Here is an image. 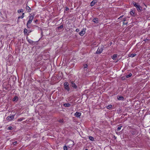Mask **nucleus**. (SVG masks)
I'll return each mask as SVG.
<instances>
[{
    "instance_id": "4c0bfd02",
    "label": "nucleus",
    "mask_w": 150,
    "mask_h": 150,
    "mask_svg": "<svg viewBox=\"0 0 150 150\" xmlns=\"http://www.w3.org/2000/svg\"><path fill=\"white\" fill-rule=\"evenodd\" d=\"M149 40V39H147V38H146L145 39L144 41L145 42H146L147 41H148Z\"/></svg>"
},
{
    "instance_id": "39448f33",
    "label": "nucleus",
    "mask_w": 150,
    "mask_h": 150,
    "mask_svg": "<svg viewBox=\"0 0 150 150\" xmlns=\"http://www.w3.org/2000/svg\"><path fill=\"white\" fill-rule=\"evenodd\" d=\"M70 83L71 84V86L72 87H73L74 88L77 89V86L75 83L74 81H71Z\"/></svg>"
},
{
    "instance_id": "b1692460",
    "label": "nucleus",
    "mask_w": 150,
    "mask_h": 150,
    "mask_svg": "<svg viewBox=\"0 0 150 150\" xmlns=\"http://www.w3.org/2000/svg\"><path fill=\"white\" fill-rule=\"evenodd\" d=\"M132 75V74L131 73H130L129 75H126V77L127 78H128L131 76Z\"/></svg>"
},
{
    "instance_id": "9b49d317",
    "label": "nucleus",
    "mask_w": 150,
    "mask_h": 150,
    "mask_svg": "<svg viewBox=\"0 0 150 150\" xmlns=\"http://www.w3.org/2000/svg\"><path fill=\"white\" fill-rule=\"evenodd\" d=\"M25 8H26V11L28 12H31V9L28 6H26Z\"/></svg>"
},
{
    "instance_id": "5701e85b",
    "label": "nucleus",
    "mask_w": 150,
    "mask_h": 150,
    "mask_svg": "<svg viewBox=\"0 0 150 150\" xmlns=\"http://www.w3.org/2000/svg\"><path fill=\"white\" fill-rule=\"evenodd\" d=\"M69 142L71 144V146H72L74 145V143L73 141L71 140Z\"/></svg>"
},
{
    "instance_id": "bb28decb",
    "label": "nucleus",
    "mask_w": 150,
    "mask_h": 150,
    "mask_svg": "<svg viewBox=\"0 0 150 150\" xmlns=\"http://www.w3.org/2000/svg\"><path fill=\"white\" fill-rule=\"evenodd\" d=\"M23 11L22 9H21L18 11V13H21V12H23Z\"/></svg>"
},
{
    "instance_id": "4be33fe9",
    "label": "nucleus",
    "mask_w": 150,
    "mask_h": 150,
    "mask_svg": "<svg viewBox=\"0 0 150 150\" xmlns=\"http://www.w3.org/2000/svg\"><path fill=\"white\" fill-rule=\"evenodd\" d=\"M28 32V30L26 28H25L24 30V31H23V33H24V34H27Z\"/></svg>"
},
{
    "instance_id": "423d86ee",
    "label": "nucleus",
    "mask_w": 150,
    "mask_h": 150,
    "mask_svg": "<svg viewBox=\"0 0 150 150\" xmlns=\"http://www.w3.org/2000/svg\"><path fill=\"white\" fill-rule=\"evenodd\" d=\"M103 48L102 47L100 48L98 47L96 52V53L97 54H100L101 52H102L103 50Z\"/></svg>"
},
{
    "instance_id": "72a5a7b5",
    "label": "nucleus",
    "mask_w": 150,
    "mask_h": 150,
    "mask_svg": "<svg viewBox=\"0 0 150 150\" xmlns=\"http://www.w3.org/2000/svg\"><path fill=\"white\" fill-rule=\"evenodd\" d=\"M12 144L14 146H16L17 144V142L16 141L15 142H13Z\"/></svg>"
},
{
    "instance_id": "2f4dec72",
    "label": "nucleus",
    "mask_w": 150,
    "mask_h": 150,
    "mask_svg": "<svg viewBox=\"0 0 150 150\" xmlns=\"http://www.w3.org/2000/svg\"><path fill=\"white\" fill-rule=\"evenodd\" d=\"M58 121L60 123H63L64 122V120L63 119H60Z\"/></svg>"
},
{
    "instance_id": "37998d69",
    "label": "nucleus",
    "mask_w": 150,
    "mask_h": 150,
    "mask_svg": "<svg viewBox=\"0 0 150 150\" xmlns=\"http://www.w3.org/2000/svg\"><path fill=\"white\" fill-rule=\"evenodd\" d=\"M26 40H27V41H28V40L29 39L28 38V37H26Z\"/></svg>"
},
{
    "instance_id": "ea45409f",
    "label": "nucleus",
    "mask_w": 150,
    "mask_h": 150,
    "mask_svg": "<svg viewBox=\"0 0 150 150\" xmlns=\"http://www.w3.org/2000/svg\"><path fill=\"white\" fill-rule=\"evenodd\" d=\"M69 8L68 7H66V11H68L69 10Z\"/></svg>"
},
{
    "instance_id": "9d476101",
    "label": "nucleus",
    "mask_w": 150,
    "mask_h": 150,
    "mask_svg": "<svg viewBox=\"0 0 150 150\" xmlns=\"http://www.w3.org/2000/svg\"><path fill=\"white\" fill-rule=\"evenodd\" d=\"M93 21L96 23H98V18H95L93 20Z\"/></svg>"
},
{
    "instance_id": "f3484780",
    "label": "nucleus",
    "mask_w": 150,
    "mask_h": 150,
    "mask_svg": "<svg viewBox=\"0 0 150 150\" xmlns=\"http://www.w3.org/2000/svg\"><path fill=\"white\" fill-rule=\"evenodd\" d=\"M136 54H129V57H135L136 56Z\"/></svg>"
},
{
    "instance_id": "f257e3e1",
    "label": "nucleus",
    "mask_w": 150,
    "mask_h": 150,
    "mask_svg": "<svg viewBox=\"0 0 150 150\" xmlns=\"http://www.w3.org/2000/svg\"><path fill=\"white\" fill-rule=\"evenodd\" d=\"M133 4L134 6L136 7L137 10L138 12H141L142 11V8L139 5V4L133 2Z\"/></svg>"
},
{
    "instance_id": "ddd939ff",
    "label": "nucleus",
    "mask_w": 150,
    "mask_h": 150,
    "mask_svg": "<svg viewBox=\"0 0 150 150\" xmlns=\"http://www.w3.org/2000/svg\"><path fill=\"white\" fill-rule=\"evenodd\" d=\"M130 13L131 16H134L135 11L134 10H132L130 11Z\"/></svg>"
},
{
    "instance_id": "2eb2a0df",
    "label": "nucleus",
    "mask_w": 150,
    "mask_h": 150,
    "mask_svg": "<svg viewBox=\"0 0 150 150\" xmlns=\"http://www.w3.org/2000/svg\"><path fill=\"white\" fill-rule=\"evenodd\" d=\"M117 57V54H114L112 57V58L113 60H115Z\"/></svg>"
},
{
    "instance_id": "58836bf2",
    "label": "nucleus",
    "mask_w": 150,
    "mask_h": 150,
    "mask_svg": "<svg viewBox=\"0 0 150 150\" xmlns=\"http://www.w3.org/2000/svg\"><path fill=\"white\" fill-rule=\"evenodd\" d=\"M38 21V20L37 19H36L35 21H34V22H35V23H37V22Z\"/></svg>"
},
{
    "instance_id": "a18cd8bd",
    "label": "nucleus",
    "mask_w": 150,
    "mask_h": 150,
    "mask_svg": "<svg viewBox=\"0 0 150 150\" xmlns=\"http://www.w3.org/2000/svg\"><path fill=\"white\" fill-rule=\"evenodd\" d=\"M85 150H88V149H86Z\"/></svg>"
},
{
    "instance_id": "c03bdc74",
    "label": "nucleus",
    "mask_w": 150,
    "mask_h": 150,
    "mask_svg": "<svg viewBox=\"0 0 150 150\" xmlns=\"http://www.w3.org/2000/svg\"><path fill=\"white\" fill-rule=\"evenodd\" d=\"M112 44V42H110V46Z\"/></svg>"
},
{
    "instance_id": "dca6fc26",
    "label": "nucleus",
    "mask_w": 150,
    "mask_h": 150,
    "mask_svg": "<svg viewBox=\"0 0 150 150\" xmlns=\"http://www.w3.org/2000/svg\"><path fill=\"white\" fill-rule=\"evenodd\" d=\"M89 139L91 141H94V138L93 137L91 136H88Z\"/></svg>"
},
{
    "instance_id": "49530a36",
    "label": "nucleus",
    "mask_w": 150,
    "mask_h": 150,
    "mask_svg": "<svg viewBox=\"0 0 150 150\" xmlns=\"http://www.w3.org/2000/svg\"><path fill=\"white\" fill-rule=\"evenodd\" d=\"M68 147H69V148H70V146H68Z\"/></svg>"
},
{
    "instance_id": "c85d7f7f",
    "label": "nucleus",
    "mask_w": 150,
    "mask_h": 150,
    "mask_svg": "<svg viewBox=\"0 0 150 150\" xmlns=\"http://www.w3.org/2000/svg\"><path fill=\"white\" fill-rule=\"evenodd\" d=\"M20 18H21L20 16L18 17V19H17V23H18V24L19 23V22L20 21H19V19Z\"/></svg>"
},
{
    "instance_id": "c9c22d12",
    "label": "nucleus",
    "mask_w": 150,
    "mask_h": 150,
    "mask_svg": "<svg viewBox=\"0 0 150 150\" xmlns=\"http://www.w3.org/2000/svg\"><path fill=\"white\" fill-rule=\"evenodd\" d=\"M32 31L31 30H29V31H28V33L27 34V35H29V33H31V32Z\"/></svg>"
},
{
    "instance_id": "0eeeda50",
    "label": "nucleus",
    "mask_w": 150,
    "mask_h": 150,
    "mask_svg": "<svg viewBox=\"0 0 150 150\" xmlns=\"http://www.w3.org/2000/svg\"><path fill=\"white\" fill-rule=\"evenodd\" d=\"M85 33V28H83L81 31L79 32V34L81 36H83Z\"/></svg>"
},
{
    "instance_id": "f03ea898",
    "label": "nucleus",
    "mask_w": 150,
    "mask_h": 150,
    "mask_svg": "<svg viewBox=\"0 0 150 150\" xmlns=\"http://www.w3.org/2000/svg\"><path fill=\"white\" fill-rule=\"evenodd\" d=\"M34 16L35 15L34 14H30V15L28 17L29 19L27 22L28 24H30L31 23L33 20L34 18Z\"/></svg>"
},
{
    "instance_id": "6e6552de",
    "label": "nucleus",
    "mask_w": 150,
    "mask_h": 150,
    "mask_svg": "<svg viewBox=\"0 0 150 150\" xmlns=\"http://www.w3.org/2000/svg\"><path fill=\"white\" fill-rule=\"evenodd\" d=\"M81 112H76L74 114V115L76 116V117H79L81 116Z\"/></svg>"
},
{
    "instance_id": "f8f14e48",
    "label": "nucleus",
    "mask_w": 150,
    "mask_h": 150,
    "mask_svg": "<svg viewBox=\"0 0 150 150\" xmlns=\"http://www.w3.org/2000/svg\"><path fill=\"white\" fill-rule=\"evenodd\" d=\"M117 98L119 100H123L124 99V98L122 96H118Z\"/></svg>"
},
{
    "instance_id": "a19ab883",
    "label": "nucleus",
    "mask_w": 150,
    "mask_h": 150,
    "mask_svg": "<svg viewBox=\"0 0 150 150\" xmlns=\"http://www.w3.org/2000/svg\"><path fill=\"white\" fill-rule=\"evenodd\" d=\"M123 15H122V16H120V17L118 18V19H120V18H122L123 17Z\"/></svg>"
},
{
    "instance_id": "cd10ccee",
    "label": "nucleus",
    "mask_w": 150,
    "mask_h": 150,
    "mask_svg": "<svg viewBox=\"0 0 150 150\" xmlns=\"http://www.w3.org/2000/svg\"><path fill=\"white\" fill-rule=\"evenodd\" d=\"M13 129L12 127L10 126L8 127L7 129L9 130H12Z\"/></svg>"
},
{
    "instance_id": "f704fd0d",
    "label": "nucleus",
    "mask_w": 150,
    "mask_h": 150,
    "mask_svg": "<svg viewBox=\"0 0 150 150\" xmlns=\"http://www.w3.org/2000/svg\"><path fill=\"white\" fill-rule=\"evenodd\" d=\"M28 24V23L27 22V28H30V26H29V24Z\"/></svg>"
},
{
    "instance_id": "aec40b11",
    "label": "nucleus",
    "mask_w": 150,
    "mask_h": 150,
    "mask_svg": "<svg viewBox=\"0 0 150 150\" xmlns=\"http://www.w3.org/2000/svg\"><path fill=\"white\" fill-rule=\"evenodd\" d=\"M18 97L17 96H15L13 98V100L14 101H16L18 100Z\"/></svg>"
},
{
    "instance_id": "7ed1b4c3",
    "label": "nucleus",
    "mask_w": 150,
    "mask_h": 150,
    "mask_svg": "<svg viewBox=\"0 0 150 150\" xmlns=\"http://www.w3.org/2000/svg\"><path fill=\"white\" fill-rule=\"evenodd\" d=\"M64 89L67 91H70V89L69 86V84L68 82L64 83Z\"/></svg>"
},
{
    "instance_id": "de8ad7c7",
    "label": "nucleus",
    "mask_w": 150,
    "mask_h": 150,
    "mask_svg": "<svg viewBox=\"0 0 150 150\" xmlns=\"http://www.w3.org/2000/svg\"><path fill=\"white\" fill-rule=\"evenodd\" d=\"M127 24V23H126L125 24Z\"/></svg>"
},
{
    "instance_id": "473e14b6",
    "label": "nucleus",
    "mask_w": 150,
    "mask_h": 150,
    "mask_svg": "<svg viewBox=\"0 0 150 150\" xmlns=\"http://www.w3.org/2000/svg\"><path fill=\"white\" fill-rule=\"evenodd\" d=\"M64 150H68L67 147L66 146H64Z\"/></svg>"
},
{
    "instance_id": "a878e982",
    "label": "nucleus",
    "mask_w": 150,
    "mask_h": 150,
    "mask_svg": "<svg viewBox=\"0 0 150 150\" xmlns=\"http://www.w3.org/2000/svg\"><path fill=\"white\" fill-rule=\"evenodd\" d=\"M25 119L24 117H22L19 119H18V121H21L24 120Z\"/></svg>"
},
{
    "instance_id": "e433bc0d",
    "label": "nucleus",
    "mask_w": 150,
    "mask_h": 150,
    "mask_svg": "<svg viewBox=\"0 0 150 150\" xmlns=\"http://www.w3.org/2000/svg\"><path fill=\"white\" fill-rule=\"evenodd\" d=\"M79 31V29L77 28V29H76V32H78Z\"/></svg>"
},
{
    "instance_id": "c756f323",
    "label": "nucleus",
    "mask_w": 150,
    "mask_h": 150,
    "mask_svg": "<svg viewBox=\"0 0 150 150\" xmlns=\"http://www.w3.org/2000/svg\"><path fill=\"white\" fill-rule=\"evenodd\" d=\"M83 67L85 69V68H86L87 67L88 65L86 64H84L83 65Z\"/></svg>"
},
{
    "instance_id": "a211bd4d",
    "label": "nucleus",
    "mask_w": 150,
    "mask_h": 150,
    "mask_svg": "<svg viewBox=\"0 0 150 150\" xmlns=\"http://www.w3.org/2000/svg\"><path fill=\"white\" fill-rule=\"evenodd\" d=\"M71 104L69 103H64V106L66 107H68L70 106Z\"/></svg>"
},
{
    "instance_id": "393cba45",
    "label": "nucleus",
    "mask_w": 150,
    "mask_h": 150,
    "mask_svg": "<svg viewBox=\"0 0 150 150\" xmlns=\"http://www.w3.org/2000/svg\"><path fill=\"white\" fill-rule=\"evenodd\" d=\"M64 26L63 25H61L60 26L57 27V28L58 29H62L63 28Z\"/></svg>"
},
{
    "instance_id": "1a4fd4ad",
    "label": "nucleus",
    "mask_w": 150,
    "mask_h": 150,
    "mask_svg": "<svg viewBox=\"0 0 150 150\" xmlns=\"http://www.w3.org/2000/svg\"><path fill=\"white\" fill-rule=\"evenodd\" d=\"M97 2V1L96 0H93L91 3V6H93Z\"/></svg>"
},
{
    "instance_id": "79ce46f5",
    "label": "nucleus",
    "mask_w": 150,
    "mask_h": 150,
    "mask_svg": "<svg viewBox=\"0 0 150 150\" xmlns=\"http://www.w3.org/2000/svg\"><path fill=\"white\" fill-rule=\"evenodd\" d=\"M123 21H126V19L125 18H123Z\"/></svg>"
},
{
    "instance_id": "09e8293b",
    "label": "nucleus",
    "mask_w": 150,
    "mask_h": 150,
    "mask_svg": "<svg viewBox=\"0 0 150 150\" xmlns=\"http://www.w3.org/2000/svg\"><path fill=\"white\" fill-rule=\"evenodd\" d=\"M115 139H116V137H115Z\"/></svg>"
},
{
    "instance_id": "412c9836",
    "label": "nucleus",
    "mask_w": 150,
    "mask_h": 150,
    "mask_svg": "<svg viewBox=\"0 0 150 150\" xmlns=\"http://www.w3.org/2000/svg\"><path fill=\"white\" fill-rule=\"evenodd\" d=\"M122 126L121 125H118V127L117 128V130L118 131H119L120 130L121 127Z\"/></svg>"
},
{
    "instance_id": "6ab92c4d",
    "label": "nucleus",
    "mask_w": 150,
    "mask_h": 150,
    "mask_svg": "<svg viewBox=\"0 0 150 150\" xmlns=\"http://www.w3.org/2000/svg\"><path fill=\"white\" fill-rule=\"evenodd\" d=\"M112 107V105H110L107 106L106 107L108 109H110Z\"/></svg>"
},
{
    "instance_id": "7c9ffc66",
    "label": "nucleus",
    "mask_w": 150,
    "mask_h": 150,
    "mask_svg": "<svg viewBox=\"0 0 150 150\" xmlns=\"http://www.w3.org/2000/svg\"><path fill=\"white\" fill-rule=\"evenodd\" d=\"M24 17V13H23L22 15L21 16H20V18H23Z\"/></svg>"
},
{
    "instance_id": "20e7f679",
    "label": "nucleus",
    "mask_w": 150,
    "mask_h": 150,
    "mask_svg": "<svg viewBox=\"0 0 150 150\" xmlns=\"http://www.w3.org/2000/svg\"><path fill=\"white\" fill-rule=\"evenodd\" d=\"M15 114L14 115H12L11 116H8L6 118V120L8 121L12 120L14 118Z\"/></svg>"
},
{
    "instance_id": "4468645a",
    "label": "nucleus",
    "mask_w": 150,
    "mask_h": 150,
    "mask_svg": "<svg viewBox=\"0 0 150 150\" xmlns=\"http://www.w3.org/2000/svg\"><path fill=\"white\" fill-rule=\"evenodd\" d=\"M28 41L31 45H33L34 43V42L30 39L28 40Z\"/></svg>"
}]
</instances>
